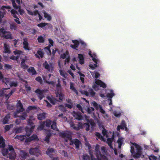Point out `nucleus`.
<instances>
[{"label":"nucleus","mask_w":160,"mask_h":160,"mask_svg":"<svg viewBox=\"0 0 160 160\" xmlns=\"http://www.w3.org/2000/svg\"><path fill=\"white\" fill-rule=\"evenodd\" d=\"M101 150V151H100L99 146L98 145H97L94 151L97 158H95L94 156L91 154H90L91 160H107V158L105 155L107 152L105 147H102Z\"/></svg>","instance_id":"1"},{"label":"nucleus","mask_w":160,"mask_h":160,"mask_svg":"<svg viewBox=\"0 0 160 160\" xmlns=\"http://www.w3.org/2000/svg\"><path fill=\"white\" fill-rule=\"evenodd\" d=\"M132 144L134 146H131V154L134 158H138L140 157V146L135 143H132Z\"/></svg>","instance_id":"2"},{"label":"nucleus","mask_w":160,"mask_h":160,"mask_svg":"<svg viewBox=\"0 0 160 160\" xmlns=\"http://www.w3.org/2000/svg\"><path fill=\"white\" fill-rule=\"evenodd\" d=\"M8 148L9 152L8 157L11 160H14L16 157V154L13 146L11 145H8Z\"/></svg>","instance_id":"3"},{"label":"nucleus","mask_w":160,"mask_h":160,"mask_svg":"<svg viewBox=\"0 0 160 160\" xmlns=\"http://www.w3.org/2000/svg\"><path fill=\"white\" fill-rule=\"evenodd\" d=\"M29 153L31 155H34L37 157L42 155L41 152L39 148L37 147L31 148L29 150Z\"/></svg>","instance_id":"4"},{"label":"nucleus","mask_w":160,"mask_h":160,"mask_svg":"<svg viewBox=\"0 0 160 160\" xmlns=\"http://www.w3.org/2000/svg\"><path fill=\"white\" fill-rule=\"evenodd\" d=\"M16 107L17 109L16 111L17 113H19L20 112H23L25 110V109L20 100H18L17 103Z\"/></svg>","instance_id":"5"},{"label":"nucleus","mask_w":160,"mask_h":160,"mask_svg":"<svg viewBox=\"0 0 160 160\" xmlns=\"http://www.w3.org/2000/svg\"><path fill=\"white\" fill-rule=\"evenodd\" d=\"M44 90H41L39 89H37L35 91V92L37 94L38 97L41 100L44 97Z\"/></svg>","instance_id":"6"},{"label":"nucleus","mask_w":160,"mask_h":160,"mask_svg":"<svg viewBox=\"0 0 160 160\" xmlns=\"http://www.w3.org/2000/svg\"><path fill=\"white\" fill-rule=\"evenodd\" d=\"M59 135L60 137L63 138H66L68 139H72L71 135L69 132H60L59 133Z\"/></svg>","instance_id":"7"},{"label":"nucleus","mask_w":160,"mask_h":160,"mask_svg":"<svg viewBox=\"0 0 160 160\" xmlns=\"http://www.w3.org/2000/svg\"><path fill=\"white\" fill-rule=\"evenodd\" d=\"M35 126H32L31 128L26 127L25 128V131L26 132V135H25L28 137L29 136L34 129Z\"/></svg>","instance_id":"8"},{"label":"nucleus","mask_w":160,"mask_h":160,"mask_svg":"<svg viewBox=\"0 0 160 160\" xmlns=\"http://www.w3.org/2000/svg\"><path fill=\"white\" fill-rule=\"evenodd\" d=\"M55 150L50 147L48 148L47 150L46 151V153L49 156L52 158L53 157V155L52 154V153H55Z\"/></svg>","instance_id":"9"},{"label":"nucleus","mask_w":160,"mask_h":160,"mask_svg":"<svg viewBox=\"0 0 160 160\" xmlns=\"http://www.w3.org/2000/svg\"><path fill=\"white\" fill-rule=\"evenodd\" d=\"M39 139L36 134H33L31 136L26 139L25 142H31L33 140H38Z\"/></svg>","instance_id":"10"},{"label":"nucleus","mask_w":160,"mask_h":160,"mask_svg":"<svg viewBox=\"0 0 160 160\" xmlns=\"http://www.w3.org/2000/svg\"><path fill=\"white\" fill-rule=\"evenodd\" d=\"M23 48L25 50L29 51L31 50V48L29 47V43L28 42L27 39L26 38L23 39Z\"/></svg>","instance_id":"11"},{"label":"nucleus","mask_w":160,"mask_h":160,"mask_svg":"<svg viewBox=\"0 0 160 160\" xmlns=\"http://www.w3.org/2000/svg\"><path fill=\"white\" fill-rule=\"evenodd\" d=\"M95 83L96 85H99L103 88H105L107 87L106 84L99 79H96Z\"/></svg>","instance_id":"12"},{"label":"nucleus","mask_w":160,"mask_h":160,"mask_svg":"<svg viewBox=\"0 0 160 160\" xmlns=\"http://www.w3.org/2000/svg\"><path fill=\"white\" fill-rule=\"evenodd\" d=\"M73 116L76 119L80 120L82 119V117L80 112H73Z\"/></svg>","instance_id":"13"},{"label":"nucleus","mask_w":160,"mask_h":160,"mask_svg":"<svg viewBox=\"0 0 160 160\" xmlns=\"http://www.w3.org/2000/svg\"><path fill=\"white\" fill-rule=\"evenodd\" d=\"M27 72L29 73H31L32 75H36L37 71L33 67H31L28 70Z\"/></svg>","instance_id":"14"},{"label":"nucleus","mask_w":160,"mask_h":160,"mask_svg":"<svg viewBox=\"0 0 160 160\" xmlns=\"http://www.w3.org/2000/svg\"><path fill=\"white\" fill-rule=\"evenodd\" d=\"M28 115L27 113L26 112H24L22 113V115H21L18 116L15 115V116L16 117H18L20 118V120H23L26 119Z\"/></svg>","instance_id":"15"},{"label":"nucleus","mask_w":160,"mask_h":160,"mask_svg":"<svg viewBox=\"0 0 160 160\" xmlns=\"http://www.w3.org/2000/svg\"><path fill=\"white\" fill-rule=\"evenodd\" d=\"M51 128L53 130L57 132L59 131V129L57 128L56 120H53L52 121V124H51Z\"/></svg>","instance_id":"16"},{"label":"nucleus","mask_w":160,"mask_h":160,"mask_svg":"<svg viewBox=\"0 0 160 160\" xmlns=\"http://www.w3.org/2000/svg\"><path fill=\"white\" fill-rule=\"evenodd\" d=\"M78 58L79 60V62L80 64L82 65L84 63V58L82 54H78Z\"/></svg>","instance_id":"17"},{"label":"nucleus","mask_w":160,"mask_h":160,"mask_svg":"<svg viewBox=\"0 0 160 160\" xmlns=\"http://www.w3.org/2000/svg\"><path fill=\"white\" fill-rule=\"evenodd\" d=\"M12 79L10 78H5L4 80L2 81L3 83H5L6 85H9L10 86Z\"/></svg>","instance_id":"18"},{"label":"nucleus","mask_w":160,"mask_h":160,"mask_svg":"<svg viewBox=\"0 0 160 160\" xmlns=\"http://www.w3.org/2000/svg\"><path fill=\"white\" fill-rule=\"evenodd\" d=\"M25 59H22L21 63V66L22 67V68L25 69H27L28 68V66L25 63Z\"/></svg>","instance_id":"19"},{"label":"nucleus","mask_w":160,"mask_h":160,"mask_svg":"<svg viewBox=\"0 0 160 160\" xmlns=\"http://www.w3.org/2000/svg\"><path fill=\"white\" fill-rule=\"evenodd\" d=\"M52 134L50 132H47L46 133V136L44 139V141L47 143H48L50 142V138Z\"/></svg>","instance_id":"20"},{"label":"nucleus","mask_w":160,"mask_h":160,"mask_svg":"<svg viewBox=\"0 0 160 160\" xmlns=\"http://www.w3.org/2000/svg\"><path fill=\"white\" fill-rule=\"evenodd\" d=\"M5 141L3 137L0 135V148H4L5 147Z\"/></svg>","instance_id":"21"},{"label":"nucleus","mask_w":160,"mask_h":160,"mask_svg":"<svg viewBox=\"0 0 160 160\" xmlns=\"http://www.w3.org/2000/svg\"><path fill=\"white\" fill-rule=\"evenodd\" d=\"M2 153L3 156H6L7 158H9V157H8L9 152L8 149L3 148L2 150Z\"/></svg>","instance_id":"22"},{"label":"nucleus","mask_w":160,"mask_h":160,"mask_svg":"<svg viewBox=\"0 0 160 160\" xmlns=\"http://www.w3.org/2000/svg\"><path fill=\"white\" fill-rule=\"evenodd\" d=\"M74 143L75 146V148L76 149L79 148L80 147V144H81V143L80 141L77 138H75L74 139Z\"/></svg>","instance_id":"23"},{"label":"nucleus","mask_w":160,"mask_h":160,"mask_svg":"<svg viewBox=\"0 0 160 160\" xmlns=\"http://www.w3.org/2000/svg\"><path fill=\"white\" fill-rule=\"evenodd\" d=\"M70 89L75 92L77 95L78 94V91L76 89L74 86V83L73 82H71L70 83Z\"/></svg>","instance_id":"24"},{"label":"nucleus","mask_w":160,"mask_h":160,"mask_svg":"<svg viewBox=\"0 0 160 160\" xmlns=\"http://www.w3.org/2000/svg\"><path fill=\"white\" fill-rule=\"evenodd\" d=\"M28 155L27 153L24 150H21L20 151V156L23 158L25 159Z\"/></svg>","instance_id":"25"},{"label":"nucleus","mask_w":160,"mask_h":160,"mask_svg":"<svg viewBox=\"0 0 160 160\" xmlns=\"http://www.w3.org/2000/svg\"><path fill=\"white\" fill-rule=\"evenodd\" d=\"M90 73L93 78L95 77L96 79L99 78L100 76V74L96 71L90 72Z\"/></svg>","instance_id":"26"},{"label":"nucleus","mask_w":160,"mask_h":160,"mask_svg":"<svg viewBox=\"0 0 160 160\" xmlns=\"http://www.w3.org/2000/svg\"><path fill=\"white\" fill-rule=\"evenodd\" d=\"M38 118L39 120H42L45 118V113H40L38 115Z\"/></svg>","instance_id":"27"},{"label":"nucleus","mask_w":160,"mask_h":160,"mask_svg":"<svg viewBox=\"0 0 160 160\" xmlns=\"http://www.w3.org/2000/svg\"><path fill=\"white\" fill-rule=\"evenodd\" d=\"M115 95L113 92V91L112 90H110V93H108L107 95V97L109 99H111L112 97Z\"/></svg>","instance_id":"28"},{"label":"nucleus","mask_w":160,"mask_h":160,"mask_svg":"<svg viewBox=\"0 0 160 160\" xmlns=\"http://www.w3.org/2000/svg\"><path fill=\"white\" fill-rule=\"evenodd\" d=\"M43 66L48 71H50V67L46 61H45L44 62L43 64Z\"/></svg>","instance_id":"29"},{"label":"nucleus","mask_w":160,"mask_h":160,"mask_svg":"<svg viewBox=\"0 0 160 160\" xmlns=\"http://www.w3.org/2000/svg\"><path fill=\"white\" fill-rule=\"evenodd\" d=\"M48 24V23L42 22L38 24L37 26L39 27L42 28L43 29H46L45 26Z\"/></svg>","instance_id":"30"},{"label":"nucleus","mask_w":160,"mask_h":160,"mask_svg":"<svg viewBox=\"0 0 160 160\" xmlns=\"http://www.w3.org/2000/svg\"><path fill=\"white\" fill-rule=\"evenodd\" d=\"M4 52L5 53H10L11 52L8 46L5 43H4Z\"/></svg>","instance_id":"31"},{"label":"nucleus","mask_w":160,"mask_h":160,"mask_svg":"<svg viewBox=\"0 0 160 160\" xmlns=\"http://www.w3.org/2000/svg\"><path fill=\"white\" fill-rule=\"evenodd\" d=\"M45 126L47 127H50L51 126L52 121L49 119H47L45 121Z\"/></svg>","instance_id":"32"},{"label":"nucleus","mask_w":160,"mask_h":160,"mask_svg":"<svg viewBox=\"0 0 160 160\" xmlns=\"http://www.w3.org/2000/svg\"><path fill=\"white\" fill-rule=\"evenodd\" d=\"M38 42L39 43H42L45 42V39L41 35L38 36L37 38Z\"/></svg>","instance_id":"33"},{"label":"nucleus","mask_w":160,"mask_h":160,"mask_svg":"<svg viewBox=\"0 0 160 160\" xmlns=\"http://www.w3.org/2000/svg\"><path fill=\"white\" fill-rule=\"evenodd\" d=\"M15 91V89H12L11 92L7 94H5V98L6 99H8L10 96L12 94L14 93Z\"/></svg>","instance_id":"34"},{"label":"nucleus","mask_w":160,"mask_h":160,"mask_svg":"<svg viewBox=\"0 0 160 160\" xmlns=\"http://www.w3.org/2000/svg\"><path fill=\"white\" fill-rule=\"evenodd\" d=\"M117 142L118 144V148H120L123 143V140L121 138H119Z\"/></svg>","instance_id":"35"},{"label":"nucleus","mask_w":160,"mask_h":160,"mask_svg":"<svg viewBox=\"0 0 160 160\" xmlns=\"http://www.w3.org/2000/svg\"><path fill=\"white\" fill-rule=\"evenodd\" d=\"M26 135H16L14 138L15 139H17L18 140H20L21 141H23L24 139V137H26Z\"/></svg>","instance_id":"36"},{"label":"nucleus","mask_w":160,"mask_h":160,"mask_svg":"<svg viewBox=\"0 0 160 160\" xmlns=\"http://www.w3.org/2000/svg\"><path fill=\"white\" fill-rule=\"evenodd\" d=\"M89 54L90 56L92 58V61L95 63V64H94V66L95 67H98L97 64H98V60L96 58L94 57H93L92 55L91 54H90L89 53Z\"/></svg>","instance_id":"37"},{"label":"nucleus","mask_w":160,"mask_h":160,"mask_svg":"<svg viewBox=\"0 0 160 160\" xmlns=\"http://www.w3.org/2000/svg\"><path fill=\"white\" fill-rule=\"evenodd\" d=\"M37 108L35 106H29L26 109V111L27 112H28L29 111L34 109H36Z\"/></svg>","instance_id":"38"},{"label":"nucleus","mask_w":160,"mask_h":160,"mask_svg":"<svg viewBox=\"0 0 160 160\" xmlns=\"http://www.w3.org/2000/svg\"><path fill=\"white\" fill-rule=\"evenodd\" d=\"M10 27L11 30H16L17 28V26L15 23H10Z\"/></svg>","instance_id":"39"},{"label":"nucleus","mask_w":160,"mask_h":160,"mask_svg":"<svg viewBox=\"0 0 160 160\" xmlns=\"http://www.w3.org/2000/svg\"><path fill=\"white\" fill-rule=\"evenodd\" d=\"M9 118V117L7 116H6L3 119V121L2 122L3 124H4L8 123Z\"/></svg>","instance_id":"40"},{"label":"nucleus","mask_w":160,"mask_h":160,"mask_svg":"<svg viewBox=\"0 0 160 160\" xmlns=\"http://www.w3.org/2000/svg\"><path fill=\"white\" fill-rule=\"evenodd\" d=\"M10 88H2V89H0V96H2L4 95V91L7 90L8 89H10Z\"/></svg>","instance_id":"41"},{"label":"nucleus","mask_w":160,"mask_h":160,"mask_svg":"<svg viewBox=\"0 0 160 160\" xmlns=\"http://www.w3.org/2000/svg\"><path fill=\"white\" fill-rule=\"evenodd\" d=\"M94 110V108L92 107H88L87 109V112L89 114L92 113V112H93Z\"/></svg>","instance_id":"42"},{"label":"nucleus","mask_w":160,"mask_h":160,"mask_svg":"<svg viewBox=\"0 0 160 160\" xmlns=\"http://www.w3.org/2000/svg\"><path fill=\"white\" fill-rule=\"evenodd\" d=\"M83 160H90L91 158L88 155H83L82 156Z\"/></svg>","instance_id":"43"},{"label":"nucleus","mask_w":160,"mask_h":160,"mask_svg":"<svg viewBox=\"0 0 160 160\" xmlns=\"http://www.w3.org/2000/svg\"><path fill=\"white\" fill-rule=\"evenodd\" d=\"M44 17L47 18L48 20L50 21L51 20L52 18L50 15L46 12H44Z\"/></svg>","instance_id":"44"},{"label":"nucleus","mask_w":160,"mask_h":160,"mask_svg":"<svg viewBox=\"0 0 160 160\" xmlns=\"http://www.w3.org/2000/svg\"><path fill=\"white\" fill-rule=\"evenodd\" d=\"M93 106L96 108L97 110H98L99 108V105H98L96 102H94L92 103Z\"/></svg>","instance_id":"45"},{"label":"nucleus","mask_w":160,"mask_h":160,"mask_svg":"<svg viewBox=\"0 0 160 160\" xmlns=\"http://www.w3.org/2000/svg\"><path fill=\"white\" fill-rule=\"evenodd\" d=\"M17 84L18 83L17 82H15L12 80L10 86V87H17Z\"/></svg>","instance_id":"46"},{"label":"nucleus","mask_w":160,"mask_h":160,"mask_svg":"<svg viewBox=\"0 0 160 160\" xmlns=\"http://www.w3.org/2000/svg\"><path fill=\"white\" fill-rule=\"evenodd\" d=\"M76 107L82 113H84V112L82 106L80 104H78L76 105Z\"/></svg>","instance_id":"47"},{"label":"nucleus","mask_w":160,"mask_h":160,"mask_svg":"<svg viewBox=\"0 0 160 160\" xmlns=\"http://www.w3.org/2000/svg\"><path fill=\"white\" fill-rule=\"evenodd\" d=\"M35 80L39 82L41 84L42 83V80L40 76H38L36 77L35 78Z\"/></svg>","instance_id":"48"},{"label":"nucleus","mask_w":160,"mask_h":160,"mask_svg":"<svg viewBox=\"0 0 160 160\" xmlns=\"http://www.w3.org/2000/svg\"><path fill=\"white\" fill-rule=\"evenodd\" d=\"M73 126V128L74 130H75L77 131L79 130L80 128H81L82 126H80V125L78 124V126Z\"/></svg>","instance_id":"49"},{"label":"nucleus","mask_w":160,"mask_h":160,"mask_svg":"<svg viewBox=\"0 0 160 160\" xmlns=\"http://www.w3.org/2000/svg\"><path fill=\"white\" fill-rule=\"evenodd\" d=\"M22 131V128L19 127L15 129V132L16 133H19L21 132Z\"/></svg>","instance_id":"50"},{"label":"nucleus","mask_w":160,"mask_h":160,"mask_svg":"<svg viewBox=\"0 0 160 160\" xmlns=\"http://www.w3.org/2000/svg\"><path fill=\"white\" fill-rule=\"evenodd\" d=\"M68 51H66L65 52V53H64L63 54H61V55L60 56L61 58L63 59L65 58L67 55L68 54Z\"/></svg>","instance_id":"51"},{"label":"nucleus","mask_w":160,"mask_h":160,"mask_svg":"<svg viewBox=\"0 0 160 160\" xmlns=\"http://www.w3.org/2000/svg\"><path fill=\"white\" fill-rule=\"evenodd\" d=\"M37 53L40 56L41 58H42L43 57L44 53L41 50H38L37 51Z\"/></svg>","instance_id":"52"},{"label":"nucleus","mask_w":160,"mask_h":160,"mask_svg":"<svg viewBox=\"0 0 160 160\" xmlns=\"http://www.w3.org/2000/svg\"><path fill=\"white\" fill-rule=\"evenodd\" d=\"M85 127V130L86 131H88L90 129V125L88 123H85L84 124Z\"/></svg>","instance_id":"53"},{"label":"nucleus","mask_w":160,"mask_h":160,"mask_svg":"<svg viewBox=\"0 0 160 160\" xmlns=\"http://www.w3.org/2000/svg\"><path fill=\"white\" fill-rule=\"evenodd\" d=\"M22 53V52L21 51L18 50H16L13 51V53L15 55H20Z\"/></svg>","instance_id":"54"},{"label":"nucleus","mask_w":160,"mask_h":160,"mask_svg":"<svg viewBox=\"0 0 160 160\" xmlns=\"http://www.w3.org/2000/svg\"><path fill=\"white\" fill-rule=\"evenodd\" d=\"M4 17V12L0 11V23L2 22V18Z\"/></svg>","instance_id":"55"},{"label":"nucleus","mask_w":160,"mask_h":160,"mask_svg":"<svg viewBox=\"0 0 160 160\" xmlns=\"http://www.w3.org/2000/svg\"><path fill=\"white\" fill-rule=\"evenodd\" d=\"M89 91V92L91 96H94L95 94V92L93 91L92 89H90Z\"/></svg>","instance_id":"56"},{"label":"nucleus","mask_w":160,"mask_h":160,"mask_svg":"<svg viewBox=\"0 0 160 160\" xmlns=\"http://www.w3.org/2000/svg\"><path fill=\"white\" fill-rule=\"evenodd\" d=\"M28 125L30 126V127L31 128L32 126H35L34 125V124L32 122L30 119H28Z\"/></svg>","instance_id":"57"},{"label":"nucleus","mask_w":160,"mask_h":160,"mask_svg":"<svg viewBox=\"0 0 160 160\" xmlns=\"http://www.w3.org/2000/svg\"><path fill=\"white\" fill-rule=\"evenodd\" d=\"M72 41L73 43H74V44L78 47L79 44V42L77 40H72Z\"/></svg>","instance_id":"58"},{"label":"nucleus","mask_w":160,"mask_h":160,"mask_svg":"<svg viewBox=\"0 0 160 160\" xmlns=\"http://www.w3.org/2000/svg\"><path fill=\"white\" fill-rule=\"evenodd\" d=\"M45 122L44 121L42 122V123H41L39 128H40L41 130H42L45 127Z\"/></svg>","instance_id":"59"},{"label":"nucleus","mask_w":160,"mask_h":160,"mask_svg":"<svg viewBox=\"0 0 160 160\" xmlns=\"http://www.w3.org/2000/svg\"><path fill=\"white\" fill-rule=\"evenodd\" d=\"M4 37L6 39H12V36L11 34L9 33L4 36Z\"/></svg>","instance_id":"60"},{"label":"nucleus","mask_w":160,"mask_h":160,"mask_svg":"<svg viewBox=\"0 0 160 160\" xmlns=\"http://www.w3.org/2000/svg\"><path fill=\"white\" fill-rule=\"evenodd\" d=\"M95 135L99 139L103 138L102 136L98 132H96Z\"/></svg>","instance_id":"61"},{"label":"nucleus","mask_w":160,"mask_h":160,"mask_svg":"<svg viewBox=\"0 0 160 160\" xmlns=\"http://www.w3.org/2000/svg\"><path fill=\"white\" fill-rule=\"evenodd\" d=\"M4 68L7 69H10L12 68V66L9 64H5L4 65Z\"/></svg>","instance_id":"62"},{"label":"nucleus","mask_w":160,"mask_h":160,"mask_svg":"<svg viewBox=\"0 0 160 160\" xmlns=\"http://www.w3.org/2000/svg\"><path fill=\"white\" fill-rule=\"evenodd\" d=\"M11 125H6L5 127V131H9L11 128Z\"/></svg>","instance_id":"63"},{"label":"nucleus","mask_w":160,"mask_h":160,"mask_svg":"<svg viewBox=\"0 0 160 160\" xmlns=\"http://www.w3.org/2000/svg\"><path fill=\"white\" fill-rule=\"evenodd\" d=\"M12 3L14 8L16 9H18V6L15 3L14 0L12 1Z\"/></svg>","instance_id":"64"}]
</instances>
